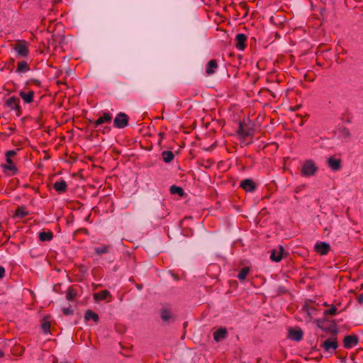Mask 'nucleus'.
<instances>
[{"instance_id": "12", "label": "nucleus", "mask_w": 363, "mask_h": 363, "mask_svg": "<svg viewBox=\"0 0 363 363\" xmlns=\"http://www.w3.org/2000/svg\"><path fill=\"white\" fill-rule=\"evenodd\" d=\"M240 186H242L246 191L252 192L255 189V184L252 180L247 179L243 180L240 183Z\"/></svg>"}, {"instance_id": "13", "label": "nucleus", "mask_w": 363, "mask_h": 363, "mask_svg": "<svg viewBox=\"0 0 363 363\" xmlns=\"http://www.w3.org/2000/svg\"><path fill=\"white\" fill-rule=\"evenodd\" d=\"M217 62L215 60H210L206 67V74L207 75L213 74L217 69Z\"/></svg>"}, {"instance_id": "37", "label": "nucleus", "mask_w": 363, "mask_h": 363, "mask_svg": "<svg viewBox=\"0 0 363 363\" xmlns=\"http://www.w3.org/2000/svg\"><path fill=\"white\" fill-rule=\"evenodd\" d=\"M358 301L359 303H362L363 302V294H361L359 298H358Z\"/></svg>"}, {"instance_id": "28", "label": "nucleus", "mask_w": 363, "mask_h": 363, "mask_svg": "<svg viewBox=\"0 0 363 363\" xmlns=\"http://www.w3.org/2000/svg\"><path fill=\"white\" fill-rule=\"evenodd\" d=\"M250 269L248 267H244L242 269V270L240 272V273L238 274V278L240 280H243L246 278L247 274H249Z\"/></svg>"}, {"instance_id": "38", "label": "nucleus", "mask_w": 363, "mask_h": 363, "mask_svg": "<svg viewBox=\"0 0 363 363\" xmlns=\"http://www.w3.org/2000/svg\"><path fill=\"white\" fill-rule=\"evenodd\" d=\"M3 355H4L3 351L0 350V357H3Z\"/></svg>"}, {"instance_id": "20", "label": "nucleus", "mask_w": 363, "mask_h": 363, "mask_svg": "<svg viewBox=\"0 0 363 363\" xmlns=\"http://www.w3.org/2000/svg\"><path fill=\"white\" fill-rule=\"evenodd\" d=\"M29 70L28 65L26 61L18 62L17 64L16 72L25 73Z\"/></svg>"}, {"instance_id": "27", "label": "nucleus", "mask_w": 363, "mask_h": 363, "mask_svg": "<svg viewBox=\"0 0 363 363\" xmlns=\"http://www.w3.org/2000/svg\"><path fill=\"white\" fill-rule=\"evenodd\" d=\"M161 317L164 321H167L172 318V313L168 309L164 308L162 311Z\"/></svg>"}, {"instance_id": "25", "label": "nucleus", "mask_w": 363, "mask_h": 363, "mask_svg": "<svg viewBox=\"0 0 363 363\" xmlns=\"http://www.w3.org/2000/svg\"><path fill=\"white\" fill-rule=\"evenodd\" d=\"M84 318L86 321L93 320L94 322H97L99 320V316L96 313L91 311H87L85 313Z\"/></svg>"}, {"instance_id": "8", "label": "nucleus", "mask_w": 363, "mask_h": 363, "mask_svg": "<svg viewBox=\"0 0 363 363\" xmlns=\"http://www.w3.org/2000/svg\"><path fill=\"white\" fill-rule=\"evenodd\" d=\"M247 37L245 34L239 33L236 35L234 45L240 50H244L245 48Z\"/></svg>"}, {"instance_id": "36", "label": "nucleus", "mask_w": 363, "mask_h": 363, "mask_svg": "<svg viewBox=\"0 0 363 363\" xmlns=\"http://www.w3.org/2000/svg\"><path fill=\"white\" fill-rule=\"evenodd\" d=\"M67 298L69 301L72 300V295L70 293L67 294Z\"/></svg>"}, {"instance_id": "11", "label": "nucleus", "mask_w": 363, "mask_h": 363, "mask_svg": "<svg viewBox=\"0 0 363 363\" xmlns=\"http://www.w3.org/2000/svg\"><path fill=\"white\" fill-rule=\"evenodd\" d=\"M288 337L289 338L298 342L302 339L303 332L301 330L291 329L289 330Z\"/></svg>"}, {"instance_id": "16", "label": "nucleus", "mask_w": 363, "mask_h": 363, "mask_svg": "<svg viewBox=\"0 0 363 363\" xmlns=\"http://www.w3.org/2000/svg\"><path fill=\"white\" fill-rule=\"evenodd\" d=\"M329 167L333 170L337 171L340 168V160L334 157H330L328 160Z\"/></svg>"}, {"instance_id": "5", "label": "nucleus", "mask_w": 363, "mask_h": 363, "mask_svg": "<svg viewBox=\"0 0 363 363\" xmlns=\"http://www.w3.org/2000/svg\"><path fill=\"white\" fill-rule=\"evenodd\" d=\"M322 346L326 352H331L335 351L337 349L338 345L336 338L331 337L325 340L323 342Z\"/></svg>"}, {"instance_id": "2", "label": "nucleus", "mask_w": 363, "mask_h": 363, "mask_svg": "<svg viewBox=\"0 0 363 363\" xmlns=\"http://www.w3.org/2000/svg\"><path fill=\"white\" fill-rule=\"evenodd\" d=\"M238 134L242 137L252 135L254 133V129L250 122H239Z\"/></svg>"}, {"instance_id": "14", "label": "nucleus", "mask_w": 363, "mask_h": 363, "mask_svg": "<svg viewBox=\"0 0 363 363\" xmlns=\"http://www.w3.org/2000/svg\"><path fill=\"white\" fill-rule=\"evenodd\" d=\"M227 335V330L224 328H220V329L217 330L214 334H213V338L215 341L219 342L221 340H223Z\"/></svg>"}, {"instance_id": "19", "label": "nucleus", "mask_w": 363, "mask_h": 363, "mask_svg": "<svg viewBox=\"0 0 363 363\" xmlns=\"http://www.w3.org/2000/svg\"><path fill=\"white\" fill-rule=\"evenodd\" d=\"M110 296V293L108 290H104L99 293H96L94 294V299L98 301H105Z\"/></svg>"}, {"instance_id": "24", "label": "nucleus", "mask_w": 363, "mask_h": 363, "mask_svg": "<svg viewBox=\"0 0 363 363\" xmlns=\"http://www.w3.org/2000/svg\"><path fill=\"white\" fill-rule=\"evenodd\" d=\"M110 247L108 245H103L100 247H94V252L96 254L101 255L109 252Z\"/></svg>"}, {"instance_id": "22", "label": "nucleus", "mask_w": 363, "mask_h": 363, "mask_svg": "<svg viewBox=\"0 0 363 363\" xmlns=\"http://www.w3.org/2000/svg\"><path fill=\"white\" fill-rule=\"evenodd\" d=\"M162 160L165 163H169L174 157L172 151L164 150L162 152Z\"/></svg>"}, {"instance_id": "17", "label": "nucleus", "mask_w": 363, "mask_h": 363, "mask_svg": "<svg viewBox=\"0 0 363 363\" xmlns=\"http://www.w3.org/2000/svg\"><path fill=\"white\" fill-rule=\"evenodd\" d=\"M14 49L18 55L21 57H26L28 53V48L25 45L18 44Z\"/></svg>"}, {"instance_id": "32", "label": "nucleus", "mask_w": 363, "mask_h": 363, "mask_svg": "<svg viewBox=\"0 0 363 363\" xmlns=\"http://www.w3.org/2000/svg\"><path fill=\"white\" fill-rule=\"evenodd\" d=\"M27 214L28 213L23 208H18L16 211V216L19 218H24Z\"/></svg>"}, {"instance_id": "26", "label": "nucleus", "mask_w": 363, "mask_h": 363, "mask_svg": "<svg viewBox=\"0 0 363 363\" xmlns=\"http://www.w3.org/2000/svg\"><path fill=\"white\" fill-rule=\"evenodd\" d=\"M39 239L41 241H50L52 239V234L51 232H40L39 233Z\"/></svg>"}, {"instance_id": "29", "label": "nucleus", "mask_w": 363, "mask_h": 363, "mask_svg": "<svg viewBox=\"0 0 363 363\" xmlns=\"http://www.w3.org/2000/svg\"><path fill=\"white\" fill-rule=\"evenodd\" d=\"M170 191L172 194H177L179 195H183V189L181 187L177 186H172L170 187Z\"/></svg>"}, {"instance_id": "15", "label": "nucleus", "mask_w": 363, "mask_h": 363, "mask_svg": "<svg viewBox=\"0 0 363 363\" xmlns=\"http://www.w3.org/2000/svg\"><path fill=\"white\" fill-rule=\"evenodd\" d=\"M112 116L111 114L109 113H104V115L101 117H99L96 121H95V125L98 126L99 125H101L105 123H110L111 121Z\"/></svg>"}, {"instance_id": "31", "label": "nucleus", "mask_w": 363, "mask_h": 363, "mask_svg": "<svg viewBox=\"0 0 363 363\" xmlns=\"http://www.w3.org/2000/svg\"><path fill=\"white\" fill-rule=\"evenodd\" d=\"M337 308L335 306H333L328 311H325V314L335 315L337 314Z\"/></svg>"}, {"instance_id": "10", "label": "nucleus", "mask_w": 363, "mask_h": 363, "mask_svg": "<svg viewBox=\"0 0 363 363\" xmlns=\"http://www.w3.org/2000/svg\"><path fill=\"white\" fill-rule=\"evenodd\" d=\"M358 343V338L356 335H347L344 338V347L349 349L356 346Z\"/></svg>"}, {"instance_id": "7", "label": "nucleus", "mask_w": 363, "mask_h": 363, "mask_svg": "<svg viewBox=\"0 0 363 363\" xmlns=\"http://www.w3.org/2000/svg\"><path fill=\"white\" fill-rule=\"evenodd\" d=\"M335 135L344 141H347L350 136L349 130L343 125H340L337 128L335 131Z\"/></svg>"}, {"instance_id": "9", "label": "nucleus", "mask_w": 363, "mask_h": 363, "mask_svg": "<svg viewBox=\"0 0 363 363\" xmlns=\"http://www.w3.org/2000/svg\"><path fill=\"white\" fill-rule=\"evenodd\" d=\"M284 252V247L279 245L277 249H274L272 251L270 255V259L276 262H280L283 257Z\"/></svg>"}, {"instance_id": "1", "label": "nucleus", "mask_w": 363, "mask_h": 363, "mask_svg": "<svg viewBox=\"0 0 363 363\" xmlns=\"http://www.w3.org/2000/svg\"><path fill=\"white\" fill-rule=\"evenodd\" d=\"M317 171L318 167L313 160H308L303 162L301 168V173L304 177H312L315 174Z\"/></svg>"}, {"instance_id": "4", "label": "nucleus", "mask_w": 363, "mask_h": 363, "mask_svg": "<svg viewBox=\"0 0 363 363\" xmlns=\"http://www.w3.org/2000/svg\"><path fill=\"white\" fill-rule=\"evenodd\" d=\"M314 249L319 255H325L329 252L330 245L326 242H318L315 244Z\"/></svg>"}, {"instance_id": "6", "label": "nucleus", "mask_w": 363, "mask_h": 363, "mask_svg": "<svg viewBox=\"0 0 363 363\" xmlns=\"http://www.w3.org/2000/svg\"><path fill=\"white\" fill-rule=\"evenodd\" d=\"M1 168L3 172L9 176L16 174L18 171L16 166L13 163L11 160H10V162H6V163L2 164Z\"/></svg>"}, {"instance_id": "21", "label": "nucleus", "mask_w": 363, "mask_h": 363, "mask_svg": "<svg viewBox=\"0 0 363 363\" xmlns=\"http://www.w3.org/2000/svg\"><path fill=\"white\" fill-rule=\"evenodd\" d=\"M54 188L60 193L64 192L67 189V183L64 180L57 181L55 183Z\"/></svg>"}, {"instance_id": "30", "label": "nucleus", "mask_w": 363, "mask_h": 363, "mask_svg": "<svg viewBox=\"0 0 363 363\" xmlns=\"http://www.w3.org/2000/svg\"><path fill=\"white\" fill-rule=\"evenodd\" d=\"M17 151L16 150H9L6 152V161L7 162H10V160L11 157L16 155Z\"/></svg>"}, {"instance_id": "18", "label": "nucleus", "mask_w": 363, "mask_h": 363, "mask_svg": "<svg viewBox=\"0 0 363 363\" xmlns=\"http://www.w3.org/2000/svg\"><path fill=\"white\" fill-rule=\"evenodd\" d=\"M19 100L15 96H12L7 100V106L13 110H18L19 108Z\"/></svg>"}, {"instance_id": "33", "label": "nucleus", "mask_w": 363, "mask_h": 363, "mask_svg": "<svg viewBox=\"0 0 363 363\" xmlns=\"http://www.w3.org/2000/svg\"><path fill=\"white\" fill-rule=\"evenodd\" d=\"M42 329L45 333H48L50 332V323L44 322L42 324Z\"/></svg>"}, {"instance_id": "23", "label": "nucleus", "mask_w": 363, "mask_h": 363, "mask_svg": "<svg viewBox=\"0 0 363 363\" xmlns=\"http://www.w3.org/2000/svg\"><path fill=\"white\" fill-rule=\"evenodd\" d=\"M20 96L23 99L25 103L29 104V103H30L33 101V91H30L28 93H26V92H23V91H21L20 92Z\"/></svg>"}, {"instance_id": "35", "label": "nucleus", "mask_w": 363, "mask_h": 363, "mask_svg": "<svg viewBox=\"0 0 363 363\" xmlns=\"http://www.w3.org/2000/svg\"><path fill=\"white\" fill-rule=\"evenodd\" d=\"M4 274H5V269H4V268L2 267H0V278L4 277Z\"/></svg>"}, {"instance_id": "34", "label": "nucleus", "mask_w": 363, "mask_h": 363, "mask_svg": "<svg viewBox=\"0 0 363 363\" xmlns=\"http://www.w3.org/2000/svg\"><path fill=\"white\" fill-rule=\"evenodd\" d=\"M62 312L66 315H70L73 314V309L71 307L62 308Z\"/></svg>"}, {"instance_id": "3", "label": "nucleus", "mask_w": 363, "mask_h": 363, "mask_svg": "<svg viewBox=\"0 0 363 363\" xmlns=\"http://www.w3.org/2000/svg\"><path fill=\"white\" fill-rule=\"evenodd\" d=\"M128 116L124 113H119L113 120V123L118 128H123L128 125Z\"/></svg>"}]
</instances>
